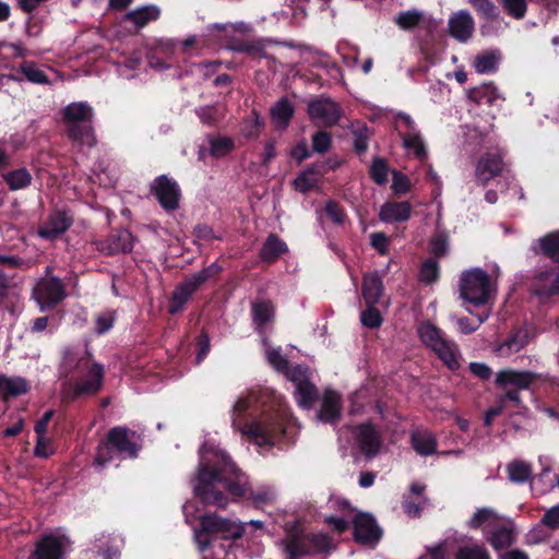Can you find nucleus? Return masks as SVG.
I'll list each match as a JSON object with an SVG mask.
<instances>
[{
  "instance_id": "60",
  "label": "nucleus",
  "mask_w": 559,
  "mask_h": 559,
  "mask_svg": "<svg viewBox=\"0 0 559 559\" xmlns=\"http://www.w3.org/2000/svg\"><path fill=\"white\" fill-rule=\"evenodd\" d=\"M34 454L40 459H47L52 454L50 440L45 435H37V441L34 449Z\"/></svg>"
},
{
  "instance_id": "55",
  "label": "nucleus",
  "mask_w": 559,
  "mask_h": 559,
  "mask_svg": "<svg viewBox=\"0 0 559 559\" xmlns=\"http://www.w3.org/2000/svg\"><path fill=\"white\" fill-rule=\"evenodd\" d=\"M412 188L409 178L401 171L392 173V190L395 194L407 193Z\"/></svg>"
},
{
  "instance_id": "8",
  "label": "nucleus",
  "mask_w": 559,
  "mask_h": 559,
  "mask_svg": "<svg viewBox=\"0 0 559 559\" xmlns=\"http://www.w3.org/2000/svg\"><path fill=\"white\" fill-rule=\"evenodd\" d=\"M418 335L423 344L433 352L449 369H459L461 359L459 346L442 330L430 322H423L418 326Z\"/></svg>"
},
{
  "instance_id": "24",
  "label": "nucleus",
  "mask_w": 559,
  "mask_h": 559,
  "mask_svg": "<svg viewBox=\"0 0 559 559\" xmlns=\"http://www.w3.org/2000/svg\"><path fill=\"white\" fill-rule=\"evenodd\" d=\"M72 217L66 212H55L39 227L38 236L46 240H55L72 225Z\"/></svg>"
},
{
  "instance_id": "6",
  "label": "nucleus",
  "mask_w": 559,
  "mask_h": 559,
  "mask_svg": "<svg viewBox=\"0 0 559 559\" xmlns=\"http://www.w3.org/2000/svg\"><path fill=\"white\" fill-rule=\"evenodd\" d=\"M459 290L460 297L465 302L480 307L496 297L497 286L485 270L473 267L461 274Z\"/></svg>"
},
{
  "instance_id": "29",
  "label": "nucleus",
  "mask_w": 559,
  "mask_h": 559,
  "mask_svg": "<svg viewBox=\"0 0 559 559\" xmlns=\"http://www.w3.org/2000/svg\"><path fill=\"white\" fill-rule=\"evenodd\" d=\"M160 15V9L155 4H147L128 12L123 20L135 29L142 28L150 22L156 21Z\"/></svg>"
},
{
  "instance_id": "40",
  "label": "nucleus",
  "mask_w": 559,
  "mask_h": 559,
  "mask_svg": "<svg viewBox=\"0 0 559 559\" xmlns=\"http://www.w3.org/2000/svg\"><path fill=\"white\" fill-rule=\"evenodd\" d=\"M19 69L25 80L29 83L38 85L50 84V80L48 79L44 68L33 61L21 62Z\"/></svg>"
},
{
  "instance_id": "28",
  "label": "nucleus",
  "mask_w": 559,
  "mask_h": 559,
  "mask_svg": "<svg viewBox=\"0 0 559 559\" xmlns=\"http://www.w3.org/2000/svg\"><path fill=\"white\" fill-rule=\"evenodd\" d=\"M413 449L421 456L432 455L437 451V439L435 435L424 428H417L411 433Z\"/></svg>"
},
{
  "instance_id": "49",
  "label": "nucleus",
  "mask_w": 559,
  "mask_h": 559,
  "mask_svg": "<svg viewBox=\"0 0 559 559\" xmlns=\"http://www.w3.org/2000/svg\"><path fill=\"white\" fill-rule=\"evenodd\" d=\"M319 180V173L314 168L302 171L294 181L296 190L305 193L313 188Z\"/></svg>"
},
{
  "instance_id": "14",
  "label": "nucleus",
  "mask_w": 559,
  "mask_h": 559,
  "mask_svg": "<svg viewBox=\"0 0 559 559\" xmlns=\"http://www.w3.org/2000/svg\"><path fill=\"white\" fill-rule=\"evenodd\" d=\"M68 547L67 537L50 533L37 540L28 559H66Z\"/></svg>"
},
{
  "instance_id": "3",
  "label": "nucleus",
  "mask_w": 559,
  "mask_h": 559,
  "mask_svg": "<svg viewBox=\"0 0 559 559\" xmlns=\"http://www.w3.org/2000/svg\"><path fill=\"white\" fill-rule=\"evenodd\" d=\"M104 372V367L86 350L66 349L59 366L63 396L74 399L97 393L103 386Z\"/></svg>"
},
{
  "instance_id": "54",
  "label": "nucleus",
  "mask_w": 559,
  "mask_h": 559,
  "mask_svg": "<svg viewBox=\"0 0 559 559\" xmlns=\"http://www.w3.org/2000/svg\"><path fill=\"white\" fill-rule=\"evenodd\" d=\"M309 544L311 554L329 551L332 548L331 538L322 533L309 535Z\"/></svg>"
},
{
  "instance_id": "41",
  "label": "nucleus",
  "mask_w": 559,
  "mask_h": 559,
  "mask_svg": "<svg viewBox=\"0 0 559 559\" xmlns=\"http://www.w3.org/2000/svg\"><path fill=\"white\" fill-rule=\"evenodd\" d=\"M207 31L212 33H222V35L218 37L219 39H230L234 37L235 34H246L251 31V27L249 24L245 22H237V23H214L212 25L207 26Z\"/></svg>"
},
{
  "instance_id": "30",
  "label": "nucleus",
  "mask_w": 559,
  "mask_h": 559,
  "mask_svg": "<svg viewBox=\"0 0 559 559\" xmlns=\"http://www.w3.org/2000/svg\"><path fill=\"white\" fill-rule=\"evenodd\" d=\"M502 55L498 49H488L477 53L473 61L475 71L479 74H492L499 69Z\"/></svg>"
},
{
  "instance_id": "27",
  "label": "nucleus",
  "mask_w": 559,
  "mask_h": 559,
  "mask_svg": "<svg viewBox=\"0 0 559 559\" xmlns=\"http://www.w3.org/2000/svg\"><path fill=\"white\" fill-rule=\"evenodd\" d=\"M412 206L408 202H386L379 211V218L384 223L406 222L411 217Z\"/></svg>"
},
{
  "instance_id": "56",
  "label": "nucleus",
  "mask_w": 559,
  "mask_h": 559,
  "mask_svg": "<svg viewBox=\"0 0 559 559\" xmlns=\"http://www.w3.org/2000/svg\"><path fill=\"white\" fill-rule=\"evenodd\" d=\"M370 175L374 182L378 185H383L386 182L388 179V165L386 163L381 159L377 158L372 162V165L370 167Z\"/></svg>"
},
{
  "instance_id": "20",
  "label": "nucleus",
  "mask_w": 559,
  "mask_h": 559,
  "mask_svg": "<svg viewBox=\"0 0 559 559\" xmlns=\"http://www.w3.org/2000/svg\"><path fill=\"white\" fill-rule=\"evenodd\" d=\"M357 447L368 457L374 456L382 444L381 436L371 424H361L352 431Z\"/></svg>"
},
{
  "instance_id": "39",
  "label": "nucleus",
  "mask_w": 559,
  "mask_h": 559,
  "mask_svg": "<svg viewBox=\"0 0 559 559\" xmlns=\"http://www.w3.org/2000/svg\"><path fill=\"white\" fill-rule=\"evenodd\" d=\"M294 110L295 108L288 98L283 97L278 99L271 109V116L274 123L278 128H286L290 118L294 115Z\"/></svg>"
},
{
  "instance_id": "12",
  "label": "nucleus",
  "mask_w": 559,
  "mask_h": 559,
  "mask_svg": "<svg viewBox=\"0 0 559 559\" xmlns=\"http://www.w3.org/2000/svg\"><path fill=\"white\" fill-rule=\"evenodd\" d=\"M33 297L40 311H45L64 299L66 287L59 277L47 276L37 282L33 289Z\"/></svg>"
},
{
  "instance_id": "34",
  "label": "nucleus",
  "mask_w": 559,
  "mask_h": 559,
  "mask_svg": "<svg viewBox=\"0 0 559 559\" xmlns=\"http://www.w3.org/2000/svg\"><path fill=\"white\" fill-rule=\"evenodd\" d=\"M469 98L477 104L493 105L497 100L503 99L501 93L493 83H484L471 90Z\"/></svg>"
},
{
  "instance_id": "33",
  "label": "nucleus",
  "mask_w": 559,
  "mask_h": 559,
  "mask_svg": "<svg viewBox=\"0 0 559 559\" xmlns=\"http://www.w3.org/2000/svg\"><path fill=\"white\" fill-rule=\"evenodd\" d=\"M287 245L278 236L271 234L261 248L260 257L264 262L272 263L283 253L287 252Z\"/></svg>"
},
{
  "instance_id": "16",
  "label": "nucleus",
  "mask_w": 559,
  "mask_h": 559,
  "mask_svg": "<svg viewBox=\"0 0 559 559\" xmlns=\"http://www.w3.org/2000/svg\"><path fill=\"white\" fill-rule=\"evenodd\" d=\"M151 191L166 211H175L179 206L180 188L166 175L158 176L151 185Z\"/></svg>"
},
{
  "instance_id": "38",
  "label": "nucleus",
  "mask_w": 559,
  "mask_h": 559,
  "mask_svg": "<svg viewBox=\"0 0 559 559\" xmlns=\"http://www.w3.org/2000/svg\"><path fill=\"white\" fill-rule=\"evenodd\" d=\"M507 402H512L515 406L520 407L522 403L520 393H518L516 391H508L501 394L497 401V405L490 407L486 412L484 418L485 426H490L492 419L504 411Z\"/></svg>"
},
{
  "instance_id": "2",
  "label": "nucleus",
  "mask_w": 559,
  "mask_h": 559,
  "mask_svg": "<svg viewBox=\"0 0 559 559\" xmlns=\"http://www.w3.org/2000/svg\"><path fill=\"white\" fill-rule=\"evenodd\" d=\"M199 456L198 472L191 483L194 495L205 504L227 507L228 498L225 491L234 497H248L257 507L275 501L276 489L267 485L251 488L248 477L215 441H204Z\"/></svg>"
},
{
  "instance_id": "15",
  "label": "nucleus",
  "mask_w": 559,
  "mask_h": 559,
  "mask_svg": "<svg viewBox=\"0 0 559 559\" xmlns=\"http://www.w3.org/2000/svg\"><path fill=\"white\" fill-rule=\"evenodd\" d=\"M531 289L539 297L559 295V263L550 262L542 266L534 276Z\"/></svg>"
},
{
  "instance_id": "4",
  "label": "nucleus",
  "mask_w": 559,
  "mask_h": 559,
  "mask_svg": "<svg viewBox=\"0 0 559 559\" xmlns=\"http://www.w3.org/2000/svg\"><path fill=\"white\" fill-rule=\"evenodd\" d=\"M264 355L269 364L280 372H284L295 385L294 396L299 407L310 409L318 397V390L313 384V374L305 366L297 365L289 368L281 347H273L266 338H262Z\"/></svg>"
},
{
  "instance_id": "25",
  "label": "nucleus",
  "mask_w": 559,
  "mask_h": 559,
  "mask_svg": "<svg viewBox=\"0 0 559 559\" xmlns=\"http://www.w3.org/2000/svg\"><path fill=\"white\" fill-rule=\"evenodd\" d=\"M341 416V396L337 392L326 390L322 396L320 409L316 418L318 421L334 425Z\"/></svg>"
},
{
  "instance_id": "57",
  "label": "nucleus",
  "mask_w": 559,
  "mask_h": 559,
  "mask_svg": "<svg viewBox=\"0 0 559 559\" xmlns=\"http://www.w3.org/2000/svg\"><path fill=\"white\" fill-rule=\"evenodd\" d=\"M195 112L200 120L205 124L214 123L222 116V109L217 106L200 107Z\"/></svg>"
},
{
  "instance_id": "52",
  "label": "nucleus",
  "mask_w": 559,
  "mask_h": 559,
  "mask_svg": "<svg viewBox=\"0 0 559 559\" xmlns=\"http://www.w3.org/2000/svg\"><path fill=\"white\" fill-rule=\"evenodd\" d=\"M500 3L504 11L516 20L523 19L527 10L526 0H500Z\"/></svg>"
},
{
  "instance_id": "59",
  "label": "nucleus",
  "mask_w": 559,
  "mask_h": 559,
  "mask_svg": "<svg viewBox=\"0 0 559 559\" xmlns=\"http://www.w3.org/2000/svg\"><path fill=\"white\" fill-rule=\"evenodd\" d=\"M331 146V135L325 131H319L312 136V150L317 153H325Z\"/></svg>"
},
{
  "instance_id": "46",
  "label": "nucleus",
  "mask_w": 559,
  "mask_h": 559,
  "mask_svg": "<svg viewBox=\"0 0 559 559\" xmlns=\"http://www.w3.org/2000/svg\"><path fill=\"white\" fill-rule=\"evenodd\" d=\"M542 251L551 262L559 263V230L538 239Z\"/></svg>"
},
{
  "instance_id": "53",
  "label": "nucleus",
  "mask_w": 559,
  "mask_h": 559,
  "mask_svg": "<svg viewBox=\"0 0 559 559\" xmlns=\"http://www.w3.org/2000/svg\"><path fill=\"white\" fill-rule=\"evenodd\" d=\"M438 275L439 267L437 261L433 259H428L423 263L419 272V278L421 282L426 284L433 283L438 278Z\"/></svg>"
},
{
  "instance_id": "51",
  "label": "nucleus",
  "mask_w": 559,
  "mask_h": 559,
  "mask_svg": "<svg viewBox=\"0 0 559 559\" xmlns=\"http://www.w3.org/2000/svg\"><path fill=\"white\" fill-rule=\"evenodd\" d=\"M455 559H489V556L483 547L472 544L461 546L455 554Z\"/></svg>"
},
{
  "instance_id": "9",
  "label": "nucleus",
  "mask_w": 559,
  "mask_h": 559,
  "mask_svg": "<svg viewBox=\"0 0 559 559\" xmlns=\"http://www.w3.org/2000/svg\"><path fill=\"white\" fill-rule=\"evenodd\" d=\"M63 116L69 123V135L72 140L86 146L94 145L95 136L91 127L93 109L87 103H71L64 108Z\"/></svg>"
},
{
  "instance_id": "11",
  "label": "nucleus",
  "mask_w": 559,
  "mask_h": 559,
  "mask_svg": "<svg viewBox=\"0 0 559 559\" xmlns=\"http://www.w3.org/2000/svg\"><path fill=\"white\" fill-rule=\"evenodd\" d=\"M286 533V537L280 543L286 559H298L311 554L309 535L305 533L300 521L287 523Z\"/></svg>"
},
{
  "instance_id": "44",
  "label": "nucleus",
  "mask_w": 559,
  "mask_h": 559,
  "mask_svg": "<svg viewBox=\"0 0 559 559\" xmlns=\"http://www.w3.org/2000/svg\"><path fill=\"white\" fill-rule=\"evenodd\" d=\"M3 180L13 191L24 189L32 182V175L26 168H19L3 175Z\"/></svg>"
},
{
  "instance_id": "63",
  "label": "nucleus",
  "mask_w": 559,
  "mask_h": 559,
  "mask_svg": "<svg viewBox=\"0 0 559 559\" xmlns=\"http://www.w3.org/2000/svg\"><path fill=\"white\" fill-rule=\"evenodd\" d=\"M324 212L334 224L341 225L344 223L345 215L338 204L329 201L324 206Z\"/></svg>"
},
{
  "instance_id": "45",
  "label": "nucleus",
  "mask_w": 559,
  "mask_h": 559,
  "mask_svg": "<svg viewBox=\"0 0 559 559\" xmlns=\"http://www.w3.org/2000/svg\"><path fill=\"white\" fill-rule=\"evenodd\" d=\"M508 477L511 481L523 484L531 478V465L523 461H514L507 466Z\"/></svg>"
},
{
  "instance_id": "17",
  "label": "nucleus",
  "mask_w": 559,
  "mask_h": 559,
  "mask_svg": "<svg viewBox=\"0 0 559 559\" xmlns=\"http://www.w3.org/2000/svg\"><path fill=\"white\" fill-rule=\"evenodd\" d=\"M536 373L511 368L502 369L496 373V384L508 391L528 390L537 380Z\"/></svg>"
},
{
  "instance_id": "47",
  "label": "nucleus",
  "mask_w": 559,
  "mask_h": 559,
  "mask_svg": "<svg viewBox=\"0 0 559 559\" xmlns=\"http://www.w3.org/2000/svg\"><path fill=\"white\" fill-rule=\"evenodd\" d=\"M264 126V119L255 111L248 116L241 126V133L246 138H257Z\"/></svg>"
},
{
  "instance_id": "19",
  "label": "nucleus",
  "mask_w": 559,
  "mask_h": 559,
  "mask_svg": "<svg viewBox=\"0 0 559 559\" xmlns=\"http://www.w3.org/2000/svg\"><path fill=\"white\" fill-rule=\"evenodd\" d=\"M502 159L503 152L501 150L484 154L479 158L475 169L477 182L484 186L492 178L499 176L504 167Z\"/></svg>"
},
{
  "instance_id": "13",
  "label": "nucleus",
  "mask_w": 559,
  "mask_h": 559,
  "mask_svg": "<svg viewBox=\"0 0 559 559\" xmlns=\"http://www.w3.org/2000/svg\"><path fill=\"white\" fill-rule=\"evenodd\" d=\"M342 114L338 104L328 96L322 95L308 103V115L311 121L321 127L337 124Z\"/></svg>"
},
{
  "instance_id": "64",
  "label": "nucleus",
  "mask_w": 559,
  "mask_h": 559,
  "mask_svg": "<svg viewBox=\"0 0 559 559\" xmlns=\"http://www.w3.org/2000/svg\"><path fill=\"white\" fill-rule=\"evenodd\" d=\"M542 523L551 528H559V503L548 509L542 518Z\"/></svg>"
},
{
  "instance_id": "31",
  "label": "nucleus",
  "mask_w": 559,
  "mask_h": 559,
  "mask_svg": "<svg viewBox=\"0 0 559 559\" xmlns=\"http://www.w3.org/2000/svg\"><path fill=\"white\" fill-rule=\"evenodd\" d=\"M530 342L528 331L521 329L512 333L503 343L495 348V353L500 357H510L519 353Z\"/></svg>"
},
{
  "instance_id": "35",
  "label": "nucleus",
  "mask_w": 559,
  "mask_h": 559,
  "mask_svg": "<svg viewBox=\"0 0 559 559\" xmlns=\"http://www.w3.org/2000/svg\"><path fill=\"white\" fill-rule=\"evenodd\" d=\"M251 312L257 330L262 333L267 323L273 320L274 307L271 301H257L252 304Z\"/></svg>"
},
{
  "instance_id": "50",
  "label": "nucleus",
  "mask_w": 559,
  "mask_h": 559,
  "mask_svg": "<svg viewBox=\"0 0 559 559\" xmlns=\"http://www.w3.org/2000/svg\"><path fill=\"white\" fill-rule=\"evenodd\" d=\"M489 318V312L485 314H477V323H472L466 317L452 316L451 320L455 323L457 330L463 334H469L475 332L478 326Z\"/></svg>"
},
{
  "instance_id": "43",
  "label": "nucleus",
  "mask_w": 559,
  "mask_h": 559,
  "mask_svg": "<svg viewBox=\"0 0 559 559\" xmlns=\"http://www.w3.org/2000/svg\"><path fill=\"white\" fill-rule=\"evenodd\" d=\"M423 20L424 12L417 9L402 11L394 16L395 24L404 31L415 28Z\"/></svg>"
},
{
  "instance_id": "61",
  "label": "nucleus",
  "mask_w": 559,
  "mask_h": 559,
  "mask_svg": "<svg viewBox=\"0 0 559 559\" xmlns=\"http://www.w3.org/2000/svg\"><path fill=\"white\" fill-rule=\"evenodd\" d=\"M469 3L485 17L490 19L497 15V9L490 0H468Z\"/></svg>"
},
{
  "instance_id": "36",
  "label": "nucleus",
  "mask_w": 559,
  "mask_h": 559,
  "mask_svg": "<svg viewBox=\"0 0 559 559\" xmlns=\"http://www.w3.org/2000/svg\"><path fill=\"white\" fill-rule=\"evenodd\" d=\"M498 520V514L495 510L490 508H481L473 514L468 521V526L472 528L481 527L486 534H488L492 528H495Z\"/></svg>"
},
{
  "instance_id": "62",
  "label": "nucleus",
  "mask_w": 559,
  "mask_h": 559,
  "mask_svg": "<svg viewBox=\"0 0 559 559\" xmlns=\"http://www.w3.org/2000/svg\"><path fill=\"white\" fill-rule=\"evenodd\" d=\"M449 552L445 543H439L435 546L428 547L426 552L418 559H448Z\"/></svg>"
},
{
  "instance_id": "58",
  "label": "nucleus",
  "mask_w": 559,
  "mask_h": 559,
  "mask_svg": "<svg viewBox=\"0 0 559 559\" xmlns=\"http://www.w3.org/2000/svg\"><path fill=\"white\" fill-rule=\"evenodd\" d=\"M360 320L365 326L371 329L380 326L382 322L380 312L373 306H368V308L361 312Z\"/></svg>"
},
{
  "instance_id": "1",
  "label": "nucleus",
  "mask_w": 559,
  "mask_h": 559,
  "mask_svg": "<svg viewBox=\"0 0 559 559\" xmlns=\"http://www.w3.org/2000/svg\"><path fill=\"white\" fill-rule=\"evenodd\" d=\"M229 415L233 429L258 447L293 441L299 430L283 396L270 389L241 393Z\"/></svg>"
},
{
  "instance_id": "42",
  "label": "nucleus",
  "mask_w": 559,
  "mask_h": 559,
  "mask_svg": "<svg viewBox=\"0 0 559 559\" xmlns=\"http://www.w3.org/2000/svg\"><path fill=\"white\" fill-rule=\"evenodd\" d=\"M210 153L214 157H224L235 148V141L225 135L209 136Z\"/></svg>"
},
{
  "instance_id": "32",
  "label": "nucleus",
  "mask_w": 559,
  "mask_h": 559,
  "mask_svg": "<svg viewBox=\"0 0 559 559\" xmlns=\"http://www.w3.org/2000/svg\"><path fill=\"white\" fill-rule=\"evenodd\" d=\"M29 390V383L22 377L0 374V395L3 397L19 396Z\"/></svg>"
},
{
  "instance_id": "7",
  "label": "nucleus",
  "mask_w": 559,
  "mask_h": 559,
  "mask_svg": "<svg viewBox=\"0 0 559 559\" xmlns=\"http://www.w3.org/2000/svg\"><path fill=\"white\" fill-rule=\"evenodd\" d=\"M140 450V436L124 427H115L107 435V441L99 444L95 463L104 466L116 453L122 459H132Z\"/></svg>"
},
{
  "instance_id": "26",
  "label": "nucleus",
  "mask_w": 559,
  "mask_h": 559,
  "mask_svg": "<svg viewBox=\"0 0 559 559\" xmlns=\"http://www.w3.org/2000/svg\"><path fill=\"white\" fill-rule=\"evenodd\" d=\"M201 287V284L195 281L194 276L187 277L180 283L173 293L169 305V312L175 314L180 312L190 297Z\"/></svg>"
},
{
  "instance_id": "37",
  "label": "nucleus",
  "mask_w": 559,
  "mask_h": 559,
  "mask_svg": "<svg viewBox=\"0 0 559 559\" xmlns=\"http://www.w3.org/2000/svg\"><path fill=\"white\" fill-rule=\"evenodd\" d=\"M382 294V281L377 274H368L364 277L362 297L367 306L378 304Z\"/></svg>"
},
{
  "instance_id": "18",
  "label": "nucleus",
  "mask_w": 559,
  "mask_h": 559,
  "mask_svg": "<svg viewBox=\"0 0 559 559\" xmlns=\"http://www.w3.org/2000/svg\"><path fill=\"white\" fill-rule=\"evenodd\" d=\"M91 245L105 255L127 253L133 248V236L129 230L121 229L104 240H94Z\"/></svg>"
},
{
  "instance_id": "10",
  "label": "nucleus",
  "mask_w": 559,
  "mask_h": 559,
  "mask_svg": "<svg viewBox=\"0 0 559 559\" xmlns=\"http://www.w3.org/2000/svg\"><path fill=\"white\" fill-rule=\"evenodd\" d=\"M392 120L394 129L402 141L403 148L408 155L424 160L428 155V151L425 139L413 117L404 111H396L393 114Z\"/></svg>"
},
{
  "instance_id": "5",
  "label": "nucleus",
  "mask_w": 559,
  "mask_h": 559,
  "mask_svg": "<svg viewBox=\"0 0 559 559\" xmlns=\"http://www.w3.org/2000/svg\"><path fill=\"white\" fill-rule=\"evenodd\" d=\"M200 528H193V538L200 551H205L212 543V535L223 539L237 540L245 535L243 522L223 518L216 513L200 516Z\"/></svg>"
},
{
  "instance_id": "23",
  "label": "nucleus",
  "mask_w": 559,
  "mask_h": 559,
  "mask_svg": "<svg viewBox=\"0 0 559 559\" xmlns=\"http://www.w3.org/2000/svg\"><path fill=\"white\" fill-rule=\"evenodd\" d=\"M88 559H119L120 540L110 535L102 534L95 538L87 550Z\"/></svg>"
},
{
  "instance_id": "22",
  "label": "nucleus",
  "mask_w": 559,
  "mask_h": 559,
  "mask_svg": "<svg viewBox=\"0 0 559 559\" xmlns=\"http://www.w3.org/2000/svg\"><path fill=\"white\" fill-rule=\"evenodd\" d=\"M448 29L451 37L460 43H466L475 29L474 19L468 11L460 10L449 17Z\"/></svg>"
},
{
  "instance_id": "21",
  "label": "nucleus",
  "mask_w": 559,
  "mask_h": 559,
  "mask_svg": "<svg viewBox=\"0 0 559 559\" xmlns=\"http://www.w3.org/2000/svg\"><path fill=\"white\" fill-rule=\"evenodd\" d=\"M355 540L364 545H373L381 537V530L373 516L367 513H359L353 518Z\"/></svg>"
},
{
  "instance_id": "48",
  "label": "nucleus",
  "mask_w": 559,
  "mask_h": 559,
  "mask_svg": "<svg viewBox=\"0 0 559 559\" xmlns=\"http://www.w3.org/2000/svg\"><path fill=\"white\" fill-rule=\"evenodd\" d=\"M488 535V540L496 549L506 548L513 542L512 531L506 526L495 527Z\"/></svg>"
}]
</instances>
